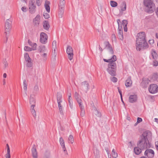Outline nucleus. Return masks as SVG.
<instances>
[{
  "mask_svg": "<svg viewBox=\"0 0 158 158\" xmlns=\"http://www.w3.org/2000/svg\"><path fill=\"white\" fill-rule=\"evenodd\" d=\"M148 133L144 132L142 134L141 139L139 140L137 143V147L134 148V151L136 155L139 154L142 152V150L150 147V145L147 138Z\"/></svg>",
  "mask_w": 158,
  "mask_h": 158,
  "instance_id": "obj_1",
  "label": "nucleus"
},
{
  "mask_svg": "<svg viewBox=\"0 0 158 158\" xmlns=\"http://www.w3.org/2000/svg\"><path fill=\"white\" fill-rule=\"evenodd\" d=\"M146 35L144 32H141L138 33L136 40V48L137 51H140L141 49L148 47L146 40Z\"/></svg>",
  "mask_w": 158,
  "mask_h": 158,
  "instance_id": "obj_2",
  "label": "nucleus"
},
{
  "mask_svg": "<svg viewBox=\"0 0 158 158\" xmlns=\"http://www.w3.org/2000/svg\"><path fill=\"white\" fill-rule=\"evenodd\" d=\"M116 56L115 55H113L111 58L108 60L103 59L104 61L109 63L108 64V67L107 70L109 74L113 76H114L116 75V71L117 65L116 63L114 62L116 61Z\"/></svg>",
  "mask_w": 158,
  "mask_h": 158,
  "instance_id": "obj_3",
  "label": "nucleus"
},
{
  "mask_svg": "<svg viewBox=\"0 0 158 158\" xmlns=\"http://www.w3.org/2000/svg\"><path fill=\"white\" fill-rule=\"evenodd\" d=\"M153 0H144L143 3L147 8V12L151 13L154 12L155 9V5L153 2Z\"/></svg>",
  "mask_w": 158,
  "mask_h": 158,
  "instance_id": "obj_4",
  "label": "nucleus"
},
{
  "mask_svg": "<svg viewBox=\"0 0 158 158\" xmlns=\"http://www.w3.org/2000/svg\"><path fill=\"white\" fill-rule=\"evenodd\" d=\"M12 20L11 19H7L5 23V27L6 31L5 33L6 35V43L9 37V32L11 30L12 27Z\"/></svg>",
  "mask_w": 158,
  "mask_h": 158,
  "instance_id": "obj_5",
  "label": "nucleus"
},
{
  "mask_svg": "<svg viewBox=\"0 0 158 158\" xmlns=\"http://www.w3.org/2000/svg\"><path fill=\"white\" fill-rule=\"evenodd\" d=\"M149 92L151 94H155L158 92V86L156 84H152L148 88Z\"/></svg>",
  "mask_w": 158,
  "mask_h": 158,
  "instance_id": "obj_6",
  "label": "nucleus"
},
{
  "mask_svg": "<svg viewBox=\"0 0 158 158\" xmlns=\"http://www.w3.org/2000/svg\"><path fill=\"white\" fill-rule=\"evenodd\" d=\"M80 89L86 93H87L89 89V84L87 81H85L81 83Z\"/></svg>",
  "mask_w": 158,
  "mask_h": 158,
  "instance_id": "obj_7",
  "label": "nucleus"
},
{
  "mask_svg": "<svg viewBox=\"0 0 158 158\" xmlns=\"http://www.w3.org/2000/svg\"><path fill=\"white\" fill-rule=\"evenodd\" d=\"M144 155L148 158H153L154 156V152L152 149H147L144 152Z\"/></svg>",
  "mask_w": 158,
  "mask_h": 158,
  "instance_id": "obj_8",
  "label": "nucleus"
},
{
  "mask_svg": "<svg viewBox=\"0 0 158 158\" xmlns=\"http://www.w3.org/2000/svg\"><path fill=\"white\" fill-rule=\"evenodd\" d=\"M40 42L43 44H45L47 42L48 38L47 35L45 33L42 32L40 33Z\"/></svg>",
  "mask_w": 158,
  "mask_h": 158,
  "instance_id": "obj_9",
  "label": "nucleus"
},
{
  "mask_svg": "<svg viewBox=\"0 0 158 158\" xmlns=\"http://www.w3.org/2000/svg\"><path fill=\"white\" fill-rule=\"evenodd\" d=\"M34 1H31L29 2V11L31 14L34 13L35 11L36 6L34 5Z\"/></svg>",
  "mask_w": 158,
  "mask_h": 158,
  "instance_id": "obj_10",
  "label": "nucleus"
},
{
  "mask_svg": "<svg viewBox=\"0 0 158 158\" xmlns=\"http://www.w3.org/2000/svg\"><path fill=\"white\" fill-rule=\"evenodd\" d=\"M93 117L97 120L98 119H100L102 115L100 112H99L95 107L93 111Z\"/></svg>",
  "mask_w": 158,
  "mask_h": 158,
  "instance_id": "obj_11",
  "label": "nucleus"
},
{
  "mask_svg": "<svg viewBox=\"0 0 158 158\" xmlns=\"http://www.w3.org/2000/svg\"><path fill=\"white\" fill-rule=\"evenodd\" d=\"M104 44L105 45V48H106L109 50L110 53L112 55L114 54V52L111 45L108 41L105 42Z\"/></svg>",
  "mask_w": 158,
  "mask_h": 158,
  "instance_id": "obj_12",
  "label": "nucleus"
},
{
  "mask_svg": "<svg viewBox=\"0 0 158 158\" xmlns=\"http://www.w3.org/2000/svg\"><path fill=\"white\" fill-rule=\"evenodd\" d=\"M150 80L148 78H143L142 79V81L141 85L143 88H146L148 85Z\"/></svg>",
  "mask_w": 158,
  "mask_h": 158,
  "instance_id": "obj_13",
  "label": "nucleus"
},
{
  "mask_svg": "<svg viewBox=\"0 0 158 158\" xmlns=\"http://www.w3.org/2000/svg\"><path fill=\"white\" fill-rule=\"evenodd\" d=\"M150 80L151 82L154 81H158V74L157 73H154L151 75L149 77Z\"/></svg>",
  "mask_w": 158,
  "mask_h": 158,
  "instance_id": "obj_14",
  "label": "nucleus"
},
{
  "mask_svg": "<svg viewBox=\"0 0 158 158\" xmlns=\"http://www.w3.org/2000/svg\"><path fill=\"white\" fill-rule=\"evenodd\" d=\"M118 36L119 37V38L121 40H123V35L122 30L123 28L122 26H121L120 27H118Z\"/></svg>",
  "mask_w": 158,
  "mask_h": 158,
  "instance_id": "obj_15",
  "label": "nucleus"
},
{
  "mask_svg": "<svg viewBox=\"0 0 158 158\" xmlns=\"http://www.w3.org/2000/svg\"><path fill=\"white\" fill-rule=\"evenodd\" d=\"M137 99V97L136 95H131L129 97V101L131 103H134L136 101Z\"/></svg>",
  "mask_w": 158,
  "mask_h": 158,
  "instance_id": "obj_16",
  "label": "nucleus"
},
{
  "mask_svg": "<svg viewBox=\"0 0 158 158\" xmlns=\"http://www.w3.org/2000/svg\"><path fill=\"white\" fill-rule=\"evenodd\" d=\"M29 103L31 105V107L34 108L35 105V100L34 98L30 95L29 98Z\"/></svg>",
  "mask_w": 158,
  "mask_h": 158,
  "instance_id": "obj_17",
  "label": "nucleus"
},
{
  "mask_svg": "<svg viewBox=\"0 0 158 158\" xmlns=\"http://www.w3.org/2000/svg\"><path fill=\"white\" fill-rule=\"evenodd\" d=\"M31 152L33 158H37V153L35 145H34L33 146L31 149Z\"/></svg>",
  "mask_w": 158,
  "mask_h": 158,
  "instance_id": "obj_18",
  "label": "nucleus"
},
{
  "mask_svg": "<svg viewBox=\"0 0 158 158\" xmlns=\"http://www.w3.org/2000/svg\"><path fill=\"white\" fill-rule=\"evenodd\" d=\"M125 84L126 87H130L131 86L132 81L131 77H128L126 81Z\"/></svg>",
  "mask_w": 158,
  "mask_h": 158,
  "instance_id": "obj_19",
  "label": "nucleus"
},
{
  "mask_svg": "<svg viewBox=\"0 0 158 158\" xmlns=\"http://www.w3.org/2000/svg\"><path fill=\"white\" fill-rule=\"evenodd\" d=\"M50 2L49 1L46 0L44 4V6L46 11L48 13H49L50 11V7L49 5L50 4Z\"/></svg>",
  "mask_w": 158,
  "mask_h": 158,
  "instance_id": "obj_20",
  "label": "nucleus"
},
{
  "mask_svg": "<svg viewBox=\"0 0 158 158\" xmlns=\"http://www.w3.org/2000/svg\"><path fill=\"white\" fill-rule=\"evenodd\" d=\"M127 21L126 20H123L122 21V24L123 27V29L124 31L127 32Z\"/></svg>",
  "mask_w": 158,
  "mask_h": 158,
  "instance_id": "obj_21",
  "label": "nucleus"
},
{
  "mask_svg": "<svg viewBox=\"0 0 158 158\" xmlns=\"http://www.w3.org/2000/svg\"><path fill=\"white\" fill-rule=\"evenodd\" d=\"M28 43L29 45L32 47L33 50H36L37 46V44L36 43H33L30 40H28Z\"/></svg>",
  "mask_w": 158,
  "mask_h": 158,
  "instance_id": "obj_22",
  "label": "nucleus"
},
{
  "mask_svg": "<svg viewBox=\"0 0 158 158\" xmlns=\"http://www.w3.org/2000/svg\"><path fill=\"white\" fill-rule=\"evenodd\" d=\"M57 100L58 103L62 102V95L60 93H57Z\"/></svg>",
  "mask_w": 158,
  "mask_h": 158,
  "instance_id": "obj_23",
  "label": "nucleus"
},
{
  "mask_svg": "<svg viewBox=\"0 0 158 158\" xmlns=\"http://www.w3.org/2000/svg\"><path fill=\"white\" fill-rule=\"evenodd\" d=\"M64 11V8H59V18L62 17Z\"/></svg>",
  "mask_w": 158,
  "mask_h": 158,
  "instance_id": "obj_24",
  "label": "nucleus"
},
{
  "mask_svg": "<svg viewBox=\"0 0 158 158\" xmlns=\"http://www.w3.org/2000/svg\"><path fill=\"white\" fill-rule=\"evenodd\" d=\"M43 27L45 29L47 30L49 29L50 25L48 21L46 20L44 22Z\"/></svg>",
  "mask_w": 158,
  "mask_h": 158,
  "instance_id": "obj_25",
  "label": "nucleus"
},
{
  "mask_svg": "<svg viewBox=\"0 0 158 158\" xmlns=\"http://www.w3.org/2000/svg\"><path fill=\"white\" fill-rule=\"evenodd\" d=\"M126 9V4L125 2H122L121 7V10L122 11H125Z\"/></svg>",
  "mask_w": 158,
  "mask_h": 158,
  "instance_id": "obj_26",
  "label": "nucleus"
},
{
  "mask_svg": "<svg viewBox=\"0 0 158 158\" xmlns=\"http://www.w3.org/2000/svg\"><path fill=\"white\" fill-rule=\"evenodd\" d=\"M94 154L95 156V158H99L100 157L99 151L97 149L94 150Z\"/></svg>",
  "mask_w": 158,
  "mask_h": 158,
  "instance_id": "obj_27",
  "label": "nucleus"
},
{
  "mask_svg": "<svg viewBox=\"0 0 158 158\" xmlns=\"http://www.w3.org/2000/svg\"><path fill=\"white\" fill-rule=\"evenodd\" d=\"M3 64H4L3 66V69H7L8 67V64L6 60V59H5L3 60Z\"/></svg>",
  "mask_w": 158,
  "mask_h": 158,
  "instance_id": "obj_28",
  "label": "nucleus"
},
{
  "mask_svg": "<svg viewBox=\"0 0 158 158\" xmlns=\"http://www.w3.org/2000/svg\"><path fill=\"white\" fill-rule=\"evenodd\" d=\"M67 53L73 52V50L72 48L69 45H68L66 49Z\"/></svg>",
  "mask_w": 158,
  "mask_h": 158,
  "instance_id": "obj_29",
  "label": "nucleus"
},
{
  "mask_svg": "<svg viewBox=\"0 0 158 158\" xmlns=\"http://www.w3.org/2000/svg\"><path fill=\"white\" fill-rule=\"evenodd\" d=\"M152 55L153 58L155 60L157 58V55L156 52L154 50H152Z\"/></svg>",
  "mask_w": 158,
  "mask_h": 158,
  "instance_id": "obj_30",
  "label": "nucleus"
},
{
  "mask_svg": "<svg viewBox=\"0 0 158 158\" xmlns=\"http://www.w3.org/2000/svg\"><path fill=\"white\" fill-rule=\"evenodd\" d=\"M39 89L38 85L37 84H36L34 87L33 92V93L34 94H36L37 92L38 91Z\"/></svg>",
  "mask_w": 158,
  "mask_h": 158,
  "instance_id": "obj_31",
  "label": "nucleus"
},
{
  "mask_svg": "<svg viewBox=\"0 0 158 158\" xmlns=\"http://www.w3.org/2000/svg\"><path fill=\"white\" fill-rule=\"evenodd\" d=\"M110 3L111 6L112 7H115L118 5L117 3L114 1H110Z\"/></svg>",
  "mask_w": 158,
  "mask_h": 158,
  "instance_id": "obj_32",
  "label": "nucleus"
},
{
  "mask_svg": "<svg viewBox=\"0 0 158 158\" xmlns=\"http://www.w3.org/2000/svg\"><path fill=\"white\" fill-rule=\"evenodd\" d=\"M68 141L69 143H73L74 142L73 137L72 135H71L69 136Z\"/></svg>",
  "mask_w": 158,
  "mask_h": 158,
  "instance_id": "obj_33",
  "label": "nucleus"
},
{
  "mask_svg": "<svg viewBox=\"0 0 158 158\" xmlns=\"http://www.w3.org/2000/svg\"><path fill=\"white\" fill-rule=\"evenodd\" d=\"M68 54V57L69 59L71 60L72 59H73V52L72 53H67Z\"/></svg>",
  "mask_w": 158,
  "mask_h": 158,
  "instance_id": "obj_34",
  "label": "nucleus"
},
{
  "mask_svg": "<svg viewBox=\"0 0 158 158\" xmlns=\"http://www.w3.org/2000/svg\"><path fill=\"white\" fill-rule=\"evenodd\" d=\"M74 96L76 99L77 100V102H78V101L79 100H81V99L80 98L79 94L77 92H75V93Z\"/></svg>",
  "mask_w": 158,
  "mask_h": 158,
  "instance_id": "obj_35",
  "label": "nucleus"
},
{
  "mask_svg": "<svg viewBox=\"0 0 158 158\" xmlns=\"http://www.w3.org/2000/svg\"><path fill=\"white\" fill-rule=\"evenodd\" d=\"M81 100H79L77 102L78 103L79 107L81 110H82L84 109V107L81 103Z\"/></svg>",
  "mask_w": 158,
  "mask_h": 158,
  "instance_id": "obj_36",
  "label": "nucleus"
},
{
  "mask_svg": "<svg viewBox=\"0 0 158 158\" xmlns=\"http://www.w3.org/2000/svg\"><path fill=\"white\" fill-rule=\"evenodd\" d=\"M58 107L60 110V113L61 114H63V107L61 104V103H58Z\"/></svg>",
  "mask_w": 158,
  "mask_h": 158,
  "instance_id": "obj_37",
  "label": "nucleus"
},
{
  "mask_svg": "<svg viewBox=\"0 0 158 158\" xmlns=\"http://www.w3.org/2000/svg\"><path fill=\"white\" fill-rule=\"evenodd\" d=\"M112 155L113 157L116 158L118 156L117 153L115 152V150L114 149L112 151Z\"/></svg>",
  "mask_w": 158,
  "mask_h": 158,
  "instance_id": "obj_38",
  "label": "nucleus"
},
{
  "mask_svg": "<svg viewBox=\"0 0 158 158\" xmlns=\"http://www.w3.org/2000/svg\"><path fill=\"white\" fill-rule=\"evenodd\" d=\"M31 112L33 115L34 117L35 118L36 116V113L35 110H34V108L31 107Z\"/></svg>",
  "mask_w": 158,
  "mask_h": 158,
  "instance_id": "obj_39",
  "label": "nucleus"
},
{
  "mask_svg": "<svg viewBox=\"0 0 158 158\" xmlns=\"http://www.w3.org/2000/svg\"><path fill=\"white\" fill-rule=\"evenodd\" d=\"M24 50L26 51H31L33 50V48H30L28 46H25L24 48Z\"/></svg>",
  "mask_w": 158,
  "mask_h": 158,
  "instance_id": "obj_40",
  "label": "nucleus"
},
{
  "mask_svg": "<svg viewBox=\"0 0 158 158\" xmlns=\"http://www.w3.org/2000/svg\"><path fill=\"white\" fill-rule=\"evenodd\" d=\"M23 85L24 86L23 89L24 90L26 91L27 90V84L26 83V80H24L23 81Z\"/></svg>",
  "mask_w": 158,
  "mask_h": 158,
  "instance_id": "obj_41",
  "label": "nucleus"
},
{
  "mask_svg": "<svg viewBox=\"0 0 158 158\" xmlns=\"http://www.w3.org/2000/svg\"><path fill=\"white\" fill-rule=\"evenodd\" d=\"M65 2L60 1L59 5V8H64Z\"/></svg>",
  "mask_w": 158,
  "mask_h": 158,
  "instance_id": "obj_42",
  "label": "nucleus"
},
{
  "mask_svg": "<svg viewBox=\"0 0 158 158\" xmlns=\"http://www.w3.org/2000/svg\"><path fill=\"white\" fill-rule=\"evenodd\" d=\"M56 40L53 41L52 44V47L54 49V51H55V49L56 48Z\"/></svg>",
  "mask_w": 158,
  "mask_h": 158,
  "instance_id": "obj_43",
  "label": "nucleus"
},
{
  "mask_svg": "<svg viewBox=\"0 0 158 158\" xmlns=\"http://www.w3.org/2000/svg\"><path fill=\"white\" fill-rule=\"evenodd\" d=\"M60 143L61 146L64 145V141L62 137L60 138Z\"/></svg>",
  "mask_w": 158,
  "mask_h": 158,
  "instance_id": "obj_44",
  "label": "nucleus"
},
{
  "mask_svg": "<svg viewBox=\"0 0 158 158\" xmlns=\"http://www.w3.org/2000/svg\"><path fill=\"white\" fill-rule=\"evenodd\" d=\"M40 21V16L39 15H37L36 16L34 19V21Z\"/></svg>",
  "mask_w": 158,
  "mask_h": 158,
  "instance_id": "obj_45",
  "label": "nucleus"
},
{
  "mask_svg": "<svg viewBox=\"0 0 158 158\" xmlns=\"http://www.w3.org/2000/svg\"><path fill=\"white\" fill-rule=\"evenodd\" d=\"M44 17L45 19H47L49 18V14L46 13H44L43 14Z\"/></svg>",
  "mask_w": 158,
  "mask_h": 158,
  "instance_id": "obj_46",
  "label": "nucleus"
},
{
  "mask_svg": "<svg viewBox=\"0 0 158 158\" xmlns=\"http://www.w3.org/2000/svg\"><path fill=\"white\" fill-rule=\"evenodd\" d=\"M40 52H44L45 50V47L44 46L41 47L40 49Z\"/></svg>",
  "mask_w": 158,
  "mask_h": 158,
  "instance_id": "obj_47",
  "label": "nucleus"
},
{
  "mask_svg": "<svg viewBox=\"0 0 158 158\" xmlns=\"http://www.w3.org/2000/svg\"><path fill=\"white\" fill-rule=\"evenodd\" d=\"M61 146H62L63 150L64 152V153H65V154L67 155L68 153H67L66 148L65 146V145H63Z\"/></svg>",
  "mask_w": 158,
  "mask_h": 158,
  "instance_id": "obj_48",
  "label": "nucleus"
},
{
  "mask_svg": "<svg viewBox=\"0 0 158 158\" xmlns=\"http://www.w3.org/2000/svg\"><path fill=\"white\" fill-rule=\"evenodd\" d=\"M32 66V64L31 61L27 62L26 66L27 67H31Z\"/></svg>",
  "mask_w": 158,
  "mask_h": 158,
  "instance_id": "obj_49",
  "label": "nucleus"
},
{
  "mask_svg": "<svg viewBox=\"0 0 158 158\" xmlns=\"http://www.w3.org/2000/svg\"><path fill=\"white\" fill-rule=\"evenodd\" d=\"M85 112L84 109H82V110H81V114H80L81 116V117H83L85 115Z\"/></svg>",
  "mask_w": 158,
  "mask_h": 158,
  "instance_id": "obj_50",
  "label": "nucleus"
},
{
  "mask_svg": "<svg viewBox=\"0 0 158 158\" xmlns=\"http://www.w3.org/2000/svg\"><path fill=\"white\" fill-rule=\"evenodd\" d=\"M111 81L114 82H116L117 81V78L115 77H113L111 78Z\"/></svg>",
  "mask_w": 158,
  "mask_h": 158,
  "instance_id": "obj_51",
  "label": "nucleus"
},
{
  "mask_svg": "<svg viewBox=\"0 0 158 158\" xmlns=\"http://www.w3.org/2000/svg\"><path fill=\"white\" fill-rule=\"evenodd\" d=\"M56 54H54L53 55V56H52V60L54 62L55 61V60H56Z\"/></svg>",
  "mask_w": 158,
  "mask_h": 158,
  "instance_id": "obj_52",
  "label": "nucleus"
},
{
  "mask_svg": "<svg viewBox=\"0 0 158 158\" xmlns=\"http://www.w3.org/2000/svg\"><path fill=\"white\" fill-rule=\"evenodd\" d=\"M24 57L25 60L27 59V58H28L29 59V58H30V57L29 56L28 54L27 53H25Z\"/></svg>",
  "mask_w": 158,
  "mask_h": 158,
  "instance_id": "obj_53",
  "label": "nucleus"
},
{
  "mask_svg": "<svg viewBox=\"0 0 158 158\" xmlns=\"http://www.w3.org/2000/svg\"><path fill=\"white\" fill-rule=\"evenodd\" d=\"M21 10L23 12H26L27 10V9L25 7L23 6L22 7Z\"/></svg>",
  "mask_w": 158,
  "mask_h": 158,
  "instance_id": "obj_54",
  "label": "nucleus"
},
{
  "mask_svg": "<svg viewBox=\"0 0 158 158\" xmlns=\"http://www.w3.org/2000/svg\"><path fill=\"white\" fill-rule=\"evenodd\" d=\"M112 40L114 41L116 40V37L114 34H112Z\"/></svg>",
  "mask_w": 158,
  "mask_h": 158,
  "instance_id": "obj_55",
  "label": "nucleus"
},
{
  "mask_svg": "<svg viewBox=\"0 0 158 158\" xmlns=\"http://www.w3.org/2000/svg\"><path fill=\"white\" fill-rule=\"evenodd\" d=\"M142 119L141 118L138 117L137 118V121L136 122V123H139L141 122H142Z\"/></svg>",
  "mask_w": 158,
  "mask_h": 158,
  "instance_id": "obj_56",
  "label": "nucleus"
},
{
  "mask_svg": "<svg viewBox=\"0 0 158 158\" xmlns=\"http://www.w3.org/2000/svg\"><path fill=\"white\" fill-rule=\"evenodd\" d=\"M153 64L154 66H156L158 65V62L157 61L155 60L153 61Z\"/></svg>",
  "mask_w": 158,
  "mask_h": 158,
  "instance_id": "obj_57",
  "label": "nucleus"
},
{
  "mask_svg": "<svg viewBox=\"0 0 158 158\" xmlns=\"http://www.w3.org/2000/svg\"><path fill=\"white\" fill-rule=\"evenodd\" d=\"M36 4L38 6H40L41 4L40 0H36Z\"/></svg>",
  "mask_w": 158,
  "mask_h": 158,
  "instance_id": "obj_58",
  "label": "nucleus"
},
{
  "mask_svg": "<svg viewBox=\"0 0 158 158\" xmlns=\"http://www.w3.org/2000/svg\"><path fill=\"white\" fill-rule=\"evenodd\" d=\"M71 93H69V95H68L69 98H68V100L69 102H70L72 101V98L71 97Z\"/></svg>",
  "mask_w": 158,
  "mask_h": 158,
  "instance_id": "obj_59",
  "label": "nucleus"
},
{
  "mask_svg": "<svg viewBox=\"0 0 158 158\" xmlns=\"http://www.w3.org/2000/svg\"><path fill=\"white\" fill-rule=\"evenodd\" d=\"M69 105L70 106V107L71 109H72L73 108V102H69Z\"/></svg>",
  "mask_w": 158,
  "mask_h": 158,
  "instance_id": "obj_60",
  "label": "nucleus"
},
{
  "mask_svg": "<svg viewBox=\"0 0 158 158\" xmlns=\"http://www.w3.org/2000/svg\"><path fill=\"white\" fill-rule=\"evenodd\" d=\"M46 56L47 54L46 53H44L42 55V56L44 57V58L43 59L44 60H46Z\"/></svg>",
  "mask_w": 158,
  "mask_h": 158,
  "instance_id": "obj_61",
  "label": "nucleus"
},
{
  "mask_svg": "<svg viewBox=\"0 0 158 158\" xmlns=\"http://www.w3.org/2000/svg\"><path fill=\"white\" fill-rule=\"evenodd\" d=\"M148 42L150 44H152L154 43V40H149Z\"/></svg>",
  "mask_w": 158,
  "mask_h": 158,
  "instance_id": "obj_62",
  "label": "nucleus"
},
{
  "mask_svg": "<svg viewBox=\"0 0 158 158\" xmlns=\"http://www.w3.org/2000/svg\"><path fill=\"white\" fill-rule=\"evenodd\" d=\"M155 147L156 149L158 150V142L156 141L155 142Z\"/></svg>",
  "mask_w": 158,
  "mask_h": 158,
  "instance_id": "obj_63",
  "label": "nucleus"
},
{
  "mask_svg": "<svg viewBox=\"0 0 158 158\" xmlns=\"http://www.w3.org/2000/svg\"><path fill=\"white\" fill-rule=\"evenodd\" d=\"M5 156L6 158H10V154H6Z\"/></svg>",
  "mask_w": 158,
  "mask_h": 158,
  "instance_id": "obj_64",
  "label": "nucleus"
}]
</instances>
